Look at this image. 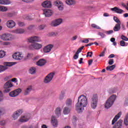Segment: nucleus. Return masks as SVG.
I'll return each instance as SVG.
<instances>
[{
    "instance_id": "nucleus-62",
    "label": "nucleus",
    "mask_w": 128,
    "mask_h": 128,
    "mask_svg": "<svg viewBox=\"0 0 128 128\" xmlns=\"http://www.w3.org/2000/svg\"><path fill=\"white\" fill-rule=\"evenodd\" d=\"M92 64V60H90L88 62V66H91Z\"/></svg>"
},
{
    "instance_id": "nucleus-2",
    "label": "nucleus",
    "mask_w": 128,
    "mask_h": 128,
    "mask_svg": "<svg viewBox=\"0 0 128 128\" xmlns=\"http://www.w3.org/2000/svg\"><path fill=\"white\" fill-rule=\"evenodd\" d=\"M116 98V95H112L110 96L104 104L105 108L108 109L110 108H112Z\"/></svg>"
},
{
    "instance_id": "nucleus-13",
    "label": "nucleus",
    "mask_w": 128,
    "mask_h": 128,
    "mask_svg": "<svg viewBox=\"0 0 128 128\" xmlns=\"http://www.w3.org/2000/svg\"><path fill=\"white\" fill-rule=\"evenodd\" d=\"M62 23V19L58 18L52 22L50 26H58Z\"/></svg>"
},
{
    "instance_id": "nucleus-39",
    "label": "nucleus",
    "mask_w": 128,
    "mask_h": 128,
    "mask_svg": "<svg viewBox=\"0 0 128 128\" xmlns=\"http://www.w3.org/2000/svg\"><path fill=\"white\" fill-rule=\"evenodd\" d=\"M6 56V52L2 50H0V58H2Z\"/></svg>"
},
{
    "instance_id": "nucleus-46",
    "label": "nucleus",
    "mask_w": 128,
    "mask_h": 128,
    "mask_svg": "<svg viewBox=\"0 0 128 128\" xmlns=\"http://www.w3.org/2000/svg\"><path fill=\"white\" fill-rule=\"evenodd\" d=\"M121 38L122 40H124L125 42H128V37H126V36L122 35L121 36Z\"/></svg>"
},
{
    "instance_id": "nucleus-5",
    "label": "nucleus",
    "mask_w": 128,
    "mask_h": 128,
    "mask_svg": "<svg viewBox=\"0 0 128 128\" xmlns=\"http://www.w3.org/2000/svg\"><path fill=\"white\" fill-rule=\"evenodd\" d=\"M42 48V44L37 42L32 43L28 46L29 49L32 50H40Z\"/></svg>"
},
{
    "instance_id": "nucleus-35",
    "label": "nucleus",
    "mask_w": 128,
    "mask_h": 128,
    "mask_svg": "<svg viewBox=\"0 0 128 128\" xmlns=\"http://www.w3.org/2000/svg\"><path fill=\"white\" fill-rule=\"evenodd\" d=\"M116 68V65H112L111 66H108L106 68V70H114V68Z\"/></svg>"
},
{
    "instance_id": "nucleus-15",
    "label": "nucleus",
    "mask_w": 128,
    "mask_h": 128,
    "mask_svg": "<svg viewBox=\"0 0 128 128\" xmlns=\"http://www.w3.org/2000/svg\"><path fill=\"white\" fill-rule=\"evenodd\" d=\"M52 48H54V45L52 44H48L44 48L43 52L45 54H48V52H52Z\"/></svg>"
},
{
    "instance_id": "nucleus-14",
    "label": "nucleus",
    "mask_w": 128,
    "mask_h": 128,
    "mask_svg": "<svg viewBox=\"0 0 128 128\" xmlns=\"http://www.w3.org/2000/svg\"><path fill=\"white\" fill-rule=\"evenodd\" d=\"M0 38L2 40H5L6 42L10 40V38H12V34L8 33L4 34L0 36Z\"/></svg>"
},
{
    "instance_id": "nucleus-38",
    "label": "nucleus",
    "mask_w": 128,
    "mask_h": 128,
    "mask_svg": "<svg viewBox=\"0 0 128 128\" xmlns=\"http://www.w3.org/2000/svg\"><path fill=\"white\" fill-rule=\"evenodd\" d=\"M36 68H31L30 70V74H36Z\"/></svg>"
},
{
    "instance_id": "nucleus-6",
    "label": "nucleus",
    "mask_w": 128,
    "mask_h": 128,
    "mask_svg": "<svg viewBox=\"0 0 128 128\" xmlns=\"http://www.w3.org/2000/svg\"><path fill=\"white\" fill-rule=\"evenodd\" d=\"M55 74V72H52L48 74L47 76H46V78H44V84H49V82H50L52 80V78H54V76Z\"/></svg>"
},
{
    "instance_id": "nucleus-32",
    "label": "nucleus",
    "mask_w": 128,
    "mask_h": 128,
    "mask_svg": "<svg viewBox=\"0 0 128 128\" xmlns=\"http://www.w3.org/2000/svg\"><path fill=\"white\" fill-rule=\"evenodd\" d=\"M70 108L68 107H65L64 108L63 114H70Z\"/></svg>"
},
{
    "instance_id": "nucleus-42",
    "label": "nucleus",
    "mask_w": 128,
    "mask_h": 128,
    "mask_svg": "<svg viewBox=\"0 0 128 128\" xmlns=\"http://www.w3.org/2000/svg\"><path fill=\"white\" fill-rule=\"evenodd\" d=\"M58 34V33L56 32H49L48 34V36H56Z\"/></svg>"
},
{
    "instance_id": "nucleus-16",
    "label": "nucleus",
    "mask_w": 128,
    "mask_h": 128,
    "mask_svg": "<svg viewBox=\"0 0 128 128\" xmlns=\"http://www.w3.org/2000/svg\"><path fill=\"white\" fill-rule=\"evenodd\" d=\"M42 6L45 8H50L52 7V2L48 0L44 1L42 4Z\"/></svg>"
},
{
    "instance_id": "nucleus-12",
    "label": "nucleus",
    "mask_w": 128,
    "mask_h": 128,
    "mask_svg": "<svg viewBox=\"0 0 128 128\" xmlns=\"http://www.w3.org/2000/svg\"><path fill=\"white\" fill-rule=\"evenodd\" d=\"M28 42H40L42 40H40V38L38 36H33L30 38H28Z\"/></svg>"
},
{
    "instance_id": "nucleus-1",
    "label": "nucleus",
    "mask_w": 128,
    "mask_h": 128,
    "mask_svg": "<svg viewBox=\"0 0 128 128\" xmlns=\"http://www.w3.org/2000/svg\"><path fill=\"white\" fill-rule=\"evenodd\" d=\"M88 106V98L84 95H81L78 98V102L76 104V110L80 114Z\"/></svg>"
},
{
    "instance_id": "nucleus-25",
    "label": "nucleus",
    "mask_w": 128,
    "mask_h": 128,
    "mask_svg": "<svg viewBox=\"0 0 128 128\" xmlns=\"http://www.w3.org/2000/svg\"><path fill=\"white\" fill-rule=\"evenodd\" d=\"M122 116V112H120L118 113L114 118V119L112 120V124H114L120 118V116Z\"/></svg>"
},
{
    "instance_id": "nucleus-36",
    "label": "nucleus",
    "mask_w": 128,
    "mask_h": 128,
    "mask_svg": "<svg viewBox=\"0 0 128 128\" xmlns=\"http://www.w3.org/2000/svg\"><path fill=\"white\" fill-rule=\"evenodd\" d=\"M64 96H66V94L64 92H62L59 96V100H62L64 98Z\"/></svg>"
},
{
    "instance_id": "nucleus-11",
    "label": "nucleus",
    "mask_w": 128,
    "mask_h": 128,
    "mask_svg": "<svg viewBox=\"0 0 128 128\" xmlns=\"http://www.w3.org/2000/svg\"><path fill=\"white\" fill-rule=\"evenodd\" d=\"M55 6H57L58 10H64V4L60 0H57L54 2Z\"/></svg>"
},
{
    "instance_id": "nucleus-63",
    "label": "nucleus",
    "mask_w": 128,
    "mask_h": 128,
    "mask_svg": "<svg viewBox=\"0 0 128 128\" xmlns=\"http://www.w3.org/2000/svg\"><path fill=\"white\" fill-rule=\"evenodd\" d=\"M104 51L102 52L99 55V56L102 57V56H104Z\"/></svg>"
},
{
    "instance_id": "nucleus-3",
    "label": "nucleus",
    "mask_w": 128,
    "mask_h": 128,
    "mask_svg": "<svg viewBox=\"0 0 128 128\" xmlns=\"http://www.w3.org/2000/svg\"><path fill=\"white\" fill-rule=\"evenodd\" d=\"M98 95H93L90 101V106L92 108L93 110H95V108H96V106H98Z\"/></svg>"
},
{
    "instance_id": "nucleus-48",
    "label": "nucleus",
    "mask_w": 128,
    "mask_h": 128,
    "mask_svg": "<svg viewBox=\"0 0 128 128\" xmlns=\"http://www.w3.org/2000/svg\"><path fill=\"white\" fill-rule=\"evenodd\" d=\"M90 56V58H92V52H88L86 57Z\"/></svg>"
},
{
    "instance_id": "nucleus-8",
    "label": "nucleus",
    "mask_w": 128,
    "mask_h": 128,
    "mask_svg": "<svg viewBox=\"0 0 128 128\" xmlns=\"http://www.w3.org/2000/svg\"><path fill=\"white\" fill-rule=\"evenodd\" d=\"M22 92V89L18 88L16 89L13 91H12L9 93V96L10 98H16V96H18Z\"/></svg>"
},
{
    "instance_id": "nucleus-27",
    "label": "nucleus",
    "mask_w": 128,
    "mask_h": 128,
    "mask_svg": "<svg viewBox=\"0 0 128 128\" xmlns=\"http://www.w3.org/2000/svg\"><path fill=\"white\" fill-rule=\"evenodd\" d=\"M66 104L68 108L72 107V98H68L66 100Z\"/></svg>"
},
{
    "instance_id": "nucleus-7",
    "label": "nucleus",
    "mask_w": 128,
    "mask_h": 128,
    "mask_svg": "<svg viewBox=\"0 0 128 128\" xmlns=\"http://www.w3.org/2000/svg\"><path fill=\"white\" fill-rule=\"evenodd\" d=\"M12 58L16 60H21L24 56L22 52H15L12 56Z\"/></svg>"
},
{
    "instance_id": "nucleus-61",
    "label": "nucleus",
    "mask_w": 128,
    "mask_h": 128,
    "mask_svg": "<svg viewBox=\"0 0 128 128\" xmlns=\"http://www.w3.org/2000/svg\"><path fill=\"white\" fill-rule=\"evenodd\" d=\"M78 38V36H75L72 37V40H76Z\"/></svg>"
},
{
    "instance_id": "nucleus-59",
    "label": "nucleus",
    "mask_w": 128,
    "mask_h": 128,
    "mask_svg": "<svg viewBox=\"0 0 128 128\" xmlns=\"http://www.w3.org/2000/svg\"><path fill=\"white\" fill-rule=\"evenodd\" d=\"M74 60H78V54H77L76 52V54L74 56Z\"/></svg>"
},
{
    "instance_id": "nucleus-24",
    "label": "nucleus",
    "mask_w": 128,
    "mask_h": 128,
    "mask_svg": "<svg viewBox=\"0 0 128 128\" xmlns=\"http://www.w3.org/2000/svg\"><path fill=\"white\" fill-rule=\"evenodd\" d=\"M14 85L12 84V80H9L4 85V88H12Z\"/></svg>"
},
{
    "instance_id": "nucleus-52",
    "label": "nucleus",
    "mask_w": 128,
    "mask_h": 128,
    "mask_svg": "<svg viewBox=\"0 0 128 128\" xmlns=\"http://www.w3.org/2000/svg\"><path fill=\"white\" fill-rule=\"evenodd\" d=\"M2 44H3V46H10V42H3L2 43Z\"/></svg>"
},
{
    "instance_id": "nucleus-31",
    "label": "nucleus",
    "mask_w": 128,
    "mask_h": 128,
    "mask_svg": "<svg viewBox=\"0 0 128 128\" xmlns=\"http://www.w3.org/2000/svg\"><path fill=\"white\" fill-rule=\"evenodd\" d=\"M0 4H10V0H0Z\"/></svg>"
},
{
    "instance_id": "nucleus-47",
    "label": "nucleus",
    "mask_w": 128,
    "mask_h": 128,
    "mask_svg": "<svg viewBox=\"0 0 128 128\" xmlns=\"http://www.w3.org/2000/svg\"><path fill=\"white\" fill-rule=\"evenodd\" d=\"M98 34V36H100L102 38H106V34L102 32H100Z\"/></svg>"
},
{
    "instance_id": "nucleus-37",
    "label": "nucleus",
    "mask_w": 128,
    "mask_h": 128,
    "mask_svg": "<svg viewBox=\"0 0 128 128\" xmlns=\"http://www.w3.org/2000/svg\"><path fill=\"white\" fill-rule=\"evenodd\" d=\"M8 10V7L5 6H0V12H6Z\"/></svg>"
},
{
    "instance_id": "nucleus-19",
    "label": "nucleus",
    "mask_w": 128,
    "mask_h": 128,
    "mask_svg": "<svg viewBox=\"0 0 128 128\" xmlns=\"http://www.w3.org/2000/svg\"><path fill=\"white\" fill-rule=\"evenodd\" d=\"M44 14L45 16L48 18L52 16V10H50L45 9L44 10Z\"/></svg>"
},
{
    "instance_id": "nucleus-41",
    "label": "nucleus",
    "mask_w": 128,
    "mask_h": 128,
    "mask_svg": "<svg viewBox=\"0 0 128 128\" xmlns=\"http://www.w3.org/2000/svg\"><path fill=\"white\" fill-rule=\"evenodd\" d=\"M128 44V43L126 44V42H124V40L120 41V45L121 46H126Z\"/></svg>"
},
{
    "instance_id": "nucleus-44",
    "label": "nucleus",
    "mask_w": 128,
    "mask_h": 128,
    "mask_svg": "<svg viewBox=\"0 0 128 128\" xmlns=\"http://www.w3.org/2000/svg\"><path fill=\"white\" fill-rule=\"evenodd\" d=\"M114 22H116L117 24H120V20H118V17H116V16H114Z\"/></svg>"
},
{
    "instance_id": "nucleus-22",
    "label": "nucleus",
    "mask_w": 128,
    "mask_h": 128,
    "mask_svg": "<svg viewBox=\"0 0 128 128\" xmlns=\"http://www.w3.org/2000/svg\"><path fill=\"white\" fill-rule=\"evenodd\" d=\"M37 66H44L46 64V60L44 59H40L38 62H37Z\"/></svg>"
},
{
    "instance_id": "nucleus-45",
    "label": "nucleus",
    "mask_w": 128,
    "mask_h": 128,
    "mask_svg": "<svg viewBox=\"0 0 128 128\" xmlns=\"http://www.w3.org/2000/svg\"><path fill=\"white\" fill-rule=\"evenodd\" d=\"M92 28H96L97 30H100V27L99 26H98V25H96V24H92Z\"/></svg>"
},
{
    "instance_id": "nucleus-28",
    "label": "nucleus",
    "mask_w": 128,
    "mask_h": 128,
    "mask_svg": "<svg viewBox=\"0 0 128 128\" xmlns=\"http://www.w3.org/2000/svg\"><path fill=\"white\" fill-rule=\"evenodd\" d=\"M122 120H119L115 126H114V128H122Z\"/></svg>"
},
{
    "instance_id": "nucleus-56",
    "label": "nucleus",
    "mask_w": 128,
    "mask_h": 128,
    "mask_svg": "<svg viewBox=\"0 0 128 128\" xmlns=\"http://www.w3.org/2000/svg\"><path fill=\"white\" fill-rule=\"evenodd\" d=\"M88 39H86V40H82V42H83L84 44H88Z\"/></svg>"
},
{
    "instance_id": "nucleus-21",
    "label": "nucleus",
    "mask_w": 128,
    "mask_h": 128,
    "mask_svg": "<svg viewBox=\"0 0 128 128\" xmlns=\"http://www.w3.org/2000/svg\"><path fill=\"white\" fill-rule=\"evenodd\" d=\"M111 10L112 12H116L117 14H123V12H124V10L118 8V7H114V8H111Z\"/></svg>"
},
{
    "instance_id": "nucleus-55",
    "label": "nucleus",
    "mask_w": 128,
    "mask_h": 128,
    "mask_svg": "<svg viewBox=\"0 0 128 128\" xmlns=\"http://www.w3.org/2000/svg\"><path fill=\"white\" fill-rule=\"evenodd\" d=\"M5 90H4V92H10V88H4Z\"/></svg>"
},
{
    "instance_id": "nucleus-40",
    "label": "nucleus",
    "mask_w": 128,
    "mask_h": 128,
    "mask_svg": "<svg viewBox=\"0 0 128 128\" xmlns=\"http://www.w3.org/2000/svg\"><path fill=\"white\" fill-rule=\"evenodd\" d=\"M46 26L44 24H42L41 25H40L38 26V29H39L40 30H42L44 29V28H46Z\"/></svg>"
},
{
    "instance_id": "nucleus-49",
    "label": "nucleus",
    "mask_w": 128,
    "mask_h": 128,
    "mask_svg": "<svg viewBox=\"0 0 128 128\" xmlns=\"http://www.w3.org/2000/svg\"><path fill=\"white\" fill-rule=\"evenodd\" d=\"M2 100H4V94L0 93V102H2Z\"/></svg>"
},
{
    "instance_id": "nucleus-29",
    "label": "nucleus",
    "mask_w": 128,
    "mask_h": 128,
    "mask_svg": "<svg viewBox=\"0 0 128 128\" xmlns=\"http://www.w3.org/2000/svg\"><path fill=\"white\" fill-rule=\"evenodd\" d=\"M66 4L68 6H72V4H76V0H65L64 1Z\"/></svg>"
},
{
    "instance_id": "nucleus-58",
    "label": "nucleus",
    "mask_w": 128,
    "mask_h": 128,
    "mask_svg": "<svg viewBox=\"0 0 128 128\" xmlns=\"http://www.w3.org/2000/svg\"><path fill=\"white\" fill-rule=\"evenodd\" d=\"M112 32H114V30H110L107 31L106 32V34H112Z\"/></svg>"
},
{
    "instance_id": "nucleus-43",
    "label": "nucleus",
    "mask_w": 128,
    "mask_h": 128,
    "mask_svg": "<svg viewBox=\"0 0 128 128\" xmlns=\"http://www.w3.org/2000/svg\"><path fill=\"white\" fill-rule=\"evenodd\" d=\"M84 48V46H82V47L79 48L77 50V52H76V54H80V52H82V49Z\"/></svg>"
},
{
    "instance_id": "nucleus-54",
    "label": "nucleus",
    "mask_w": 128,
    "mask_h": 128,
    "mask_svg": "<svg viewBox=\"0 0 128 128\" xmlns=\"http://www.w3.org/2000/svg\"><path fill=\"white\" fill-rule=\"evenodd\" d=\"M6 124V121L5 120H2L0 122V124H2V126H4Z\"/></svg>"
},
{
    "instance_id": "nucleus-23",
    "label": "nucleus",
    "mask_w": 128,
    "mask_h": 128,
    "mask_svg": "<svg viewBox=\"0 0 128 128\" xmlns=\"http://www.w3.org/2000/svg\"><path fill=\"white\" fill-rule=\"evenodd\" d=\"M55 114L58 118H60L62 116V108H60L58 107L56 109Z\"/></svg>"
},
{
    "instance_id": "nucleus-60",
    "label": "nucleus",
    "mask_w": 128,
    "mask_h": 128,
    "mask_svg": "<svg viewBox=\"0 0 128 128\" xmlns=\"http://www.w3.org/2000/svg\"><path fill=\"white\" fill-rule=\"evenodd\" d=\"M11 82H16L18 80H16V78H13L11 80Z\"/></svg>"
},
{
    "instance_id": "nucleus-33",
    "label": "nucleus",
    "mask_w": 128,
    "mask_h": 128,
    "mask_svg": "<svg viewBox=\"0 0 128 128\" xmlns=\"http://www.w3.org/2000/svg\"><path fill=\"white\" fill-rule=\"evenodd\" d=\"M32 56H34V54L32 53H28L24 58V60H30V58H32Z\"/></svg>"
},
{
    "instance_id": "nucleus-53",
    "label": "nucleus",
    "mask_w": 128,
    "mask_h": 128,
    "mask_svg": "<svg viewBox=\"0 0 128 128\" xmlns=\"http://www.w3.org/2000/svg\"><path fill=\"white\" fill-rule=\"evenodd\" d=\"M18 24L20 26H24L25 24L24 23V22H18Z\"/></svg>"
},
{
    "instance_id": "nucleus-50",
    "label": "nucleus",
    "mask_w": 128,
    "mask_h": 128,
    "mask_svg": "<svg viewBox=\"0 0 128 128\" xmlns=\"http://www.w3.org/2000/svg\"><path fill=\"white\" fill-rule=\"evenodd\" d=\"M34 0H22V2H28V3H30V2H34Z\"/></svg>"
},
{
    "instance_id": "nucleus-34",
    "label": "nucleus",
    "mask_w": 128,
    "mask_h": 128,
    "mask_svg": "<svg viewBox=\"0 0 128 128\" xmlns=\"http://www.w3.org/2000/svg\"><path fill=\"white\" fill-rule=\"evenodd\" d=\"M6 114V109L2 107H0V116H4Z\"/></svg>"
},
{
    "instance_id": "nucleus-64",
    "label": "nucleus",
    "mask_w": 128,
    "mask_h": 128,
    "mask_svg": "<svg viewBox=\"0 0 128 128\" xmlns=\"http://www.w3.org/2000/svg\"><path fill=\"white\" fill-rule=\"evenodd\" d=\"M128 100H126L125 101L124 103V104L125 106H128Z\"/></svg>"
},
{
    "instance_id": "nucleus-17",
    "label": "nucleus",
    "mask_w": 128,
    "mask_h": 128,
    "mask_svg": "<svg viewBox=\"0 0 128 128\" xmlns=\"http://www.w3.org/2000/svg\"><path fill=\"white\" fill-rule=\"evenodd\" d=\"M6 26L9 28H14V26H16V22L12 20H8L6 22Z\"/></svg>"
},
{
    "instance_id": "nucleus-4",
    "label": "nucleus",
    "mask_w": 128,
    "mask_h": 128,
    "mask_svg": "<svg viewBox=\"0 0 128 128\" xmlns=\"http://www.w3.org/2000/svg\"><path fill=\"white\" fill-rule=\"evenodd\" d=\"M30 118H32L30 114L27 113L22 116L18 119V122H26L30 120Z\"/></svg>"
},
{
    "instance_id": "nucleus-20",
    "label": "nucleus",
    "mask_w": 128,
    "mask_h": 128,
    "mask_svg": "<svg viewBox=\"0 0 128 128\" xmlns=\"http://www.w3.org/2000/svg\"><path fill=\"white\" fill-rule=\"evenodd\" d=\"M32 86H28L24 92V96H28L30 94V92H32Z\"/></svg>"
},
{
    "instance_id": "nucleus-26",
    "label": "nucleus",
    "mask_w": 128,
    "mask_h": 128,
    "mask_svg": "<svg viewBox=\"0 0 128 128\" xmlns=\"http://www.w3.org/2000/svg\"><path fill=\"white\" fill-rule=\"evenodd\" d=\"M12 34H24V30L22 28H18L12 31Z\"/></svg>"
},
{
    "instance_id": "nucleus-9",
    "label": "nucleus",
    "mask_w": 128,
    "mask_h": 128,
    "mask_svg": "<svg viewBox=\"0 0 128 128\" xmlns=\"http://www.w3.org/2000/svg\"><path fill=\"white\" fill-rule=\"evenodd\" d=\"M23 110L22 109H19L16 110L15 112H14L13 114L12 115V118L13 120H18V117L22 114Z\"/></svg>"
},
{
    "instance_id": "nucleus-30",
    "label": "nucleus",
    "mask_w": 128,
    "mask_h": 128,
    "mask_svg": "<svg viewBox=\"0 0 128 128\" xmlns=\"http://www.w3.org/2000/svg\"><path fill=\"white\" fill-rule=\"evenodd\" d=\"M113 30L114 32H120V24H116L114 26Z\"/></svg>"
},
{
    "instance_id": "nucleus-10",
    "label": "nucleus",
    "mask_w": 128,
    "mask_h": 128,
    "mask_svg": "<svg viewBox=\"0 0 128 128\" xmlns=\"http://www.w3.org/2000/svg\"><path fill=\"white\" fill-rule=\"evenodd\" d=\"M14 62H6L4 64V66H0V72H4L8 68L6 66H14Z\"/></svg>"
},
{
    "instance_id": "nucleus-18",
    "label": "nucleus",
    "mask_w": 128,
    "mask_h": 128,
    "mask_svg": "<svg viewBox=\"0 0 128 128\" xmlns=\"http://www.w3.org/2000/svg\"><path fill=\"white\" fill-rule=\"evenodd\" d=\"M51 122L53 126L56 127L58 126V120L56 116H52L51 118Z\"/></svg>"
},
{
    "instance_id": "nucleus-57",
    "label": "nucleus",
    "mask_w": 128,
    "mask_h": 128,
    "mask_svg": "<svg viewBox=\"0 0 128 128\" xmlns=\"http://www.w3.org/2000/svg\"><path fill=\"white\" fill-rule=\"evenodd\" d=\"M34 28V25H30L28 28V30H32Z\"/></svg>"
},
{
    "instance_id": "nucleus-51",
    "label": "nucleus",
    "mask_w": 128,
    "mask_h": 128,
    "mask_svg": "<svg viewBox=\"0 0 128 128\" xmlns=\"http://www.w3.org/2000/svg\"><path fill=\"white\" fill-rule=\"evenodd\" d=\"M108 64H110V66L112 64H114V59H110L109 60Z\"/></svg>"
}]
</instances>
